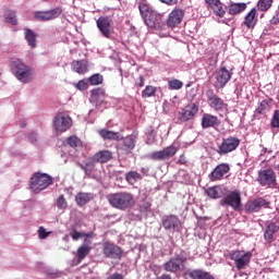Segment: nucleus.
Listing matches in <instances>:
<instances>
[{"label": "nucleus", "instance_id": "obj_35", "mask_svg": "<svg viewBox=\"0 0 279 279\" xmlns=\"http://www.w3.org/2000/svg\"><path fill=\"white\" fill-rule=\"evenodd\" d=\"M190 279H215V276H213L210 272L195 269L187 274Z\"/></svg>", "mask_w": 279, "mask_h": 279}, {"label": "nucleus", "instance_id": "obj_42", "mask_svg": "<svg viewBox=\"0 0 279 279\" xmlns=\"http://www.w3.org/2000/svg\"><path fill=\"white\" fill-rule=\"evenodd\" d=\"M274 0H259L257 2V8L260 12H267L271 8Z\"/></svg>", "mask_w": 279, "mask_h": 279}, {"label": "nucleus", "instance_id": "obj_14", "mask_svg": "<svg viewBox=\"0 0 279 279\" xmlns=\"http://www.w3.org/2000/svg\"><path fill=\"white\" fill-rule=\"evenodd\" d=\"M230 80H232V72L228 68L222 66L216 74L215 88H226Z\"/></svg>", "mask_w": 279, "mask_h": 279}, {"label": "nucleus", "instance_id": "obj_36", "mask_svg": "<svg viewBox=\"0 0 279 279\" xmlns=\"http://www.w3.org/2000/svg\"><path fill=\"white\" fill-rule=\"evenodd\" d=\"M124 178L128 184H130L131 186H134L136 182H138L140 180H143V175L137 171L126 172Z\"/></svg>", "mask_w": 279, "mask_h": 279}, {"label": "nucleus", "instance_id": "obj_31", "mask_svg": "<svg viewBox=\"0 0 279 279\" xmlns=\"http://www.w3.org/2000/svg\"><path fill=\"white\" fill-rule=\"evenodd\" d=\"M95 199L94 193L80 192L75 196V202L77 206H86L88 202H93Z\"/></svg>", "mask_w": 279, "mask_h": 279}, {"label": "nucleus", "instance_id": "obj_24", "mask_svg": "<svg viewBox=\"0 0 279 279\" xmlns=\"http://www.w3.org/2000/svg\"><path fill=\"white\" fill-rule=\"evenodd\" d=\"M278 232H279V226L276 225L275 222H268L264 230V241H266L268 245H271V243L276 241L275 234H278Z\"/></svg>", "mask_w": 279, "mask_h": 279}, {"label": "nucleus", "instance_id": "obj_60", "mask_svg": "<svg viewBox=\"0 0 279 279\" xmlns=\"http://www.w3.org/2000/svg\"><path fill=\"white\" fill-rule=\"evenodd\" d=\"M61 151H63V154H66L64 151H68V154H69V148H66V149L61 148Z\"/></svg>", "mask_w": 279, "mask_h": 279}, {"label": "nucleus", "instance_id": "obj_57", "mask_svg": "<svg viewBox=\"0 0 279 279\" xmlns=\"http://www.w3.org/2000/svg\"><path fill=\"white\" fill-rule=\"evenodd\" d=\"M159 279H171V275H162Z\"/></svg>", "mask_w": 279, "mask_h": 279}, {"label": "nucleus", "instance_id": "obj_21", "mask_svg": "<svg viewBox=\"0 0 279 279\" xmlns=\"http://www.w3.org/2000/svg\"><path fill=\"white\" fill-rule=\"evenodd\" d=\"M62 14V9L57 8L50 11H37L34 13V16L37 21H53Z\"/></svg>", "mask_w": 279, "mask_h": 279}, {"label": "nucleus", "instance_id": "obj_10", "mask_svg": "<svg viewBox=\"0 0 279 279\" xmlns=\"http://www.w3.org/2000/svg\"><path fill=\"white\" fill-rule=\"evenodd\" d=\"M71 128V114L69 111L59 112L54 118V129L57 134H62Z\"/></svg>", "mask_w": 279, "mask_h": 279}, {"label": "nucleus", "instance_id": "obj_13", "mask_svg": "<svg viewBox=\"0 0 279 279\" xmlns=\"http://www.w3.org/2000/svg\"><path fill=\"white\" fill-rule=\"evenodd\" d=\"M162 227L169 232H180V228H182V221H180L178 216L169 215L163 218Z\"/></svg>", "mask_w": 279, "mask_h": 279}, {"label": "nucleus", "instance_id": "obj_50", "mask_svg": "<svg viewBox=\"0 0 279 279\" xmlns=\"http://www.w3.org/2000/svg\"><path fill=\"white\" fill-rule=\"evenodd\" d=\"M58 208L64 209L66 208V199H64V196H60L57 201Z\"/></svg>", "mask_w": 279, "mask_h": 279}, {"label": "nucleus", "instance_id": "obj_26", "mask_svg": "<svg viewBox=\"0 0 279 279\" xmlns=\"http://www.w3.org/2000/svg\"><path fill=\"white\" fill-rule=\"evenodd\" d=\"M207 8L213 10L216 16L223 19L226 16V9H223V2L221 0H205Z\"/></svg>", "mask_w": 279, "mask_h": 279}, {"label": "nucleus", "instance_id": "obj_18", "mask_svg": "<svg viewBox=\"0 0 279 279\" xmlns=\"http://www.w3.org/2000/svg\"><path fill=\"white\" fill-rule=\"evenodd\" d=\"M97 27L105 38H110L112 34V20L108 16H100L97 20Z\"/></svg>", "mask_w": 279, "mask_h": 279}, {"label": "nucleus", "instance_id": "obj_43", "mask_svg": "<svg viewBox=\"0 0 279 279\" xmlns=\"http://www.w3.org/2000/svg\"><path fill=\"white\" fill-rule=\"evenodd\" d=\"M168 86L170 90H180L184 86V83L178 78H173L168 82Z\"/></svg>", "mask_w": 279, "mask_h": 279}, {"label": "nucleus", "instance_id": "obj_61", "mask_svg": "<svg viewBox=\"0 0 279 279\" xmlns=\"http://www.w3.org/2000/svg\"><path fill=\"white\" fill-rule=\"evenodd\" d=\"M193 83H187L186 88L191 87Z\"/></svg>", "mask_w": 279, "mask_h": 279}, {"label": "nucleus", "instance_id": "obj_19", "mask_svg": "<svg viewBox=\"0 0 279 279\" xmlns=\"http://www.w3.org/2000/svg\"><path fill=\"white\" fill-rule=\"evenodd\" d=\"M178 154V147L168 146L163 150L154 151L150 155L151 160H167L168 158H173Z\"/></svg>", "mask_w": 279, "mask_h": 279}, {"label": "nucleus", "instance_id": "obj_47", "mask_svg": "<svg viewBox=\"0 0 279 279\" xmlns=\"http://www.w3.org/2000/svg\"><path fill=\"white\" fill-rule=\"evenodd\" d=\"M270 125L271 128H277L279 130V110L275 111Z\"/></svg>", "mask_w": 279, "mask_h": 279}, {"label": "nucleus", "instance_id": "obj_6", "mask_svg": "<svg viewBox=\"0 0 279 279\" xmlns=\"http://www.w3.org/2000/svg\"><path fill=\"white\" fill-rule=\"evenodd\" d=\"M102 254L105 258H112L113 260H121L125 256L123 248L110 241L102 243Z\"/></svg>", "mask_w": 279, "mask_h": 279}, {"label": "nucleus", "instance_id": "obj_59", "mask_svg": "<svg viewBox=\"0 0 279 279\" xmlns=\"http://www.w3.org/2000/svg\"><path fill=\"white\" fill-rule=\"evenodd\" d=\"M29 138L34 143V141H36V134H33Z\"/></svg>", "mask_w": 279, "mask_h": 279}, {"label": "nucleus", "instance_id": "obj_52", "mask_svg": "<svg viewBox=\"0 0 279 279\" xmlns=\"http://www.w3.org/2000/svg\"><path fill=\"white\" fill-rule=\"evenodd\" d=\"M62 149H71V137H68L63 143Z\"/></svg>", "mask_w": 279, "mask_h": 279}, {"label": "nucleus", "instance_id": "obj_8", "mask_svg": "<svg viewBox=\"0 0 279 279\" xmlns=\"http://www.w3.org/2000/svg\"><path fill=\"white\" fill-rule=\"evenodd\" d=\"M257 182L260 186H267V189H276L278 181L276 171L274 169H265L258 172Z\"/></svg>", "mask_w": 279, "mask_h": 279}, {"label": "nucleus", "instance_id": "obj_9", "mask_svg": "<svg viewBox=\"0 0 279 279\" xmlns=\"http://www.w3.org/2000/svg\"><path fill=\"white\" fill-rule=\"evenodd\" d=\"M230 258L235 263L238 271H241L250 265V262L252 260V252L233 251L230 253Z\"/></svg>", "mask_w": 279, "mask_h": 279}, {"label": "nucleus", "instance_id": "obj_45", "mask_svg": "<svg viewBox=\"0 0 279 279\" xmlns=\"http://www.w3.org/2000/svg\"><path fill=\"white\" fill-rule=\"evenodd\" d=\"M89 84L92 86H99V84H104V76L101 74H94L89 77Z\"/></svg>", "mask_w": 279, "mask_h": 279}, {"label": "nucleus", "instance_id": "obj_27", "mask_svg": "<svg viewBox=\"0 0 279 279\" xmlns=\"http://www.w3.org/2000/svg\"><path fill=\"white\" fill-rule=\"evenodd\" d=\"M256 23H258V11L252 9L244 17V25L247 29H254Z\"/></svg>", "mask_w": 279, "mask_h": 279}, {"label": "nucleus", "instance_id": "obj_40", "mask_svg": "<svg viewBox=\"0 0 279 279\" xmlns=\"http://www.w3.org/2000/svg\"><path fill=\"white\" fill-rule=\"evenodd\" d=\"M95 165H97V159H95V156H92L86 159L85 165L82 166V169H84V171L88 173V171L90 172L95 170Z\"/></svg>", "mask_w": 279, "mask_h": 279}, {"label": "nucleus", "instance_id": "obj_12", "mask_svg": "<svg viewBox=\"0 0 279 279\" xmlns=\"http://www.w3.org/2000/svg\"><path fill=\"white\" fill-rule=\"evenodd\" d=\"M197 112H199V107L195 104H190L179 112V121H181V123H186V121L195 119V114H197Z\"/></svg>", "mask_w": 279, "mask_h": 279}, {"label": "nucleus", "instance_id": "obj_38", "mask_svg": "<svg viewBox=\"0 0 279 279\" xmlns=\"http://www.w3.org/2000/svg\"><path fill=\"white\" fill-rule=\"evenodd\" d=\"M206 194L208 197H210V199H219V197L223 195V191L220 186H213L207 189Z\"/></svg>", "mask_w": 279, "mask_h": 279}, {"label": "nucleus", "instance_id": "obj_5", "mask_svg": "<svg viewBox=\"0 0 279 279\" xmlns=\"http://www.w3.org/2000/svg\"><path fill=\"white\" fill-rule=\"evenodd\" d=\"M186 256L175 255L163 264V269L165 271H169L170 274H178V271H184V269H186Z\"/></svg>", "mask_w": 279, "mask_h": 279}, {"label": "nucleus", "instance_id": "obj_62", "mask_svg": "<svg viewBox=\"0 0 279 279\" xmlns=\"http://www.w3.org/2000/svg\"><path fill=\"white\" fill-rule=\"evenodd\" d=\"M69 159H64V162H68Z\"/></svg>", "mask_w": 279, "mask_h": 279}, {"label": "nucleus", "instance_id": "obj_53", "mask_svg": "<svg viewBox=\"0 0 279 279\" xmlns=\"http://www.w3.org/2000/svg\"><path fill=\"white\" fill-rule=\"evenodd\" d=\"M107 279H124L123 275L119 274V272H114L112 275H110Z\"/></svg>", "mask_w": 279, "mask_h": 279}, {"label": "nucleus", "instance_id": "obj_30", "mask_svg": "<svg viewBox=\"0 0 279 279\" xmlns=\"http://www.w3.org/2000/svg\"><path fill=\"white\" fill-rule=\"evenodd\" d=\"M93 252V246H80L76 251V259L72 262V265H80L88 254Z\"/></svg>", "mask_w": 279, "mask_h": 279}, {"label": "nucleus", "instance_id": "obj_32", "mask_svg": "<svg viewBox=\"0 0 279 279\" xmlns=\"http://www.w3.org/2000/svg\"><path fill=\"white\" fill-rule=\"evenodd\" d=\"M247 10V3L245 2H233L228 5V13L231 16H235V14H241V12H245Z\"/></svg>", "mask_w": 279, "mask_h": 279}, {"label": "nucleus", "instance_id": "obj_11", "mask_svg": "<svg viewBox=\"0 0 279 279\" xmlns=\"http://www.w3.org/2000/svg\"><path fill=\"white\" fill-rule=\"evenodd\" d=\"M220 206H230L233 210H240L242 203H241V192L233 191L225 196L220 201Z\"/></svg>", "mask_w": 279, "mask_h": 279}, {"label": "nucleus", "instance_id": "obj_49", "mask_svg": "<svg viewBox=\"0 0 279 279\" xmlns=\"http://www.w3.org/2000/svg\"><path fill=\"white\" fill-rule=\"evenodd\" d=\"M49 234H51V232H47L46 228L40 227L38 229V236H39V239H47V236H49Z\"/></svg>", "mask_w": 279, "mask_h": 279}, {"label": "nucleus", "instance_id": "obj_56", "mask_svg": "<svg viewBox=\"0 0 279 279\" xmlns=\"http://www.w3.org/2000/svg\"><path fill=\"white\" fill-rule=\"evenodd\" d=\"M141 171H142V173H144L145 175H147V173H149V169H147V168H142Z\"/></svg>", "mask_w": 279, "mask_h": 279}, {"label": "nucleus", "instance_id": "obj_28", "mask_svg": "<svg viewBox=\"0 0 279 279\" xmlns=\"http://www.w3.org/2000/svg\"><path fill=\"white\" fill-rule=\"evenodd\" d=\"M99 136L104 138V141H122L123 135L119 132L110 131L108 129H101L98 131Z\"/></svg>", "mask_w": 279, "mask_h": 279}, {"label": "nucleus", "instance_id": "obj_7", "mask_svg": "<svg viewBox=\"0 0 279 279\" xmlns=\"http://www.w3.org/2000/svg\"><path fill=\"white\" fill-rule=\"evenodd\" d=\"M239 145H241V140L239 137L229 136L222 140L221 144L218 146L217 154H219V156H227V154L236 151Z\"/></svg>", "mask_w": 279, "mask_h": 279}, {"label": "nucleus", "instance_id": "obj_63", "mask_svg": "<svg viewBox=\"0 0 279 279\" xmlns=\"http://www.w3.org/2000/svg\"><path fill=\"white\" fill-rule=\"evenodd\" d=\"M265 151H268L267 148H265Z\"/></svg>", "mask_w": 279, "mask_h": 279}, {"label": "nucleus", "instance_id": "obj_20", "mask_svg": "<svg viewBox=\"0 0 279 279\" xmlns=\"http://www.w3.org/2000/svg\"><path fill=\"white\" fill-rule=\"evenodd\" d=\"M227 173H230V165L219 163L209 174V180L210 182L223 180V175H227Z\"/></svg>", "mask_w": 279, "mask_h": 279}, {"label": "nucleus", "instance_id": "obj_34", "mask_svg": "<svg viewBox=\"0 0 279 279\" xmlns=\"http://www.w3.org/2000/svg\"><path fill=\"white\" fill-rule=\"evenodd\" d=\"M94 160L100 162L101 165L112 160V151L110 150H100L94 155Z\"/></svg>", "mask_w": 279, "mask_h": 279}, {"label": "nucleus", "instance_id": "obj_55", "mask_svg": "<svg viewBox=\"0 0 279 279\" xmlns=\"http://www.w3.org/2000/svg\"><path fill=\"white\" fill-rule=\"evenodd\" d=\"M137 86H140L142 88V86H145V78L143 77V75L140 76V82L137 83Z\"/></svg>", "mask_w": 279, "mask_h": 279}, {"label": "nucleus", "instance_id": "obj_46", "mask_svg": "<svg viewBox=\"0 0 279 279\" xmlns=\"http://www.w3.org/2000/svg\"><path fill=\"white\" fill-rule=\"evenodd\" d=\"M4 19H5L7 23H10L11 25H16V15L14 12L7 11L4 13Z\"/></svg>", "mask_w": 279, "mask_h": 279}, {"label": "nucleus", "instance_id": "obj_58", "mask_svg": "<svg viewBox=\"0 0 279 279\" xmlns=\"http://www.w3.org/2000/svg\"><path fill=\"white\" fill-rule=\"evenodd\" d=\"M179 163H180V165H186V160H184V159H179Z\"/></svg>", "mask_w": 279, "mask_h": 279}, {"label": "nucleus", "instance_id": "obj_51", "mask_svg": "<svg viewBox=\"0 0 279 279\" xmlns=\"http://www.w3.org/2000/svg\"><path fill=\"white\" fill-rule=\"evenodd\" d=\"M78 90H86L88 88V84H86L83 80L78 81L77 84H74Z\"/></svg>", "mask_w": 279, "mask_h": 279}, {"label": "nucleus", "instance_id": "obj_37", "mask_svg": "<svg viewBox=\"0 0 279 279\" xmlns=\"http://www.w3.org/2000/svg\"><path fill=\"white\" fill-rule=\"evenodd\" d=\"M73 70L80 75H84V73H88V63L86 61H74Z\"/></svg>", "mask_w": 279, "mask_h": 279}, {"label": "nucleus", "instance_id": "obj_22", "mask_svg": "<svg viewBox=\"0 0 279 279\" xmlns=\"http://www.w3.org/2000/svg\"><path fill=\"white\" fill-rule=\"evenodd\" d=\"M71 154L74 159L84 158V144L77 136H71Z\"/></svg>", "mask_w": 279, "mask_h": 279}, {"label": "nucleus", "instance_id": "obj_33", "mask_svg": "<svg viewBox=\"0 0 279 279\" xmlns=\"http://www.w3.org/2000/svg\"><path fill=\"white\" fill-rule=\"evenodd\" d=\"M271 104H274L272 98H267L260 101L259 106L256 108V114H267L271 110Z\"/></svg>", "mask_w": 279, "mask_h": 279}, {"label": "nucleus", "instance_id": "obj_3", "mask_svg": "<svg viewBox=\"0 0 279 279\" xmlns=\"http://www.w3.org/2000/svg\"><path fill=\"white\" fill-rule=\"evenodd\" d=\"M11 71L14 73L15 77L23 84H27L32 80V69L25 65L21 60L13 59L11 61Z\"/></svg>", "mask_w": 279, "mask_h": 279}, {"label": "nucleus", "instance_id": "obj_23", "mask_svg": "<svg viewBox=\"0 0 279 279\" xmlns=\"http://www.w3.org/2000/svg\"><path fill=\"white\" fill-rule=\"evenodd\" d=\"M201 125L203 130L219 128V125H221V120H219V117L213 116L211 113H204L202 117Z\"/></svg>", "mask_w": 279, "mask_h": 279}, {"label": "nucleus", "instance_id": "obj_15", "mask_svg": "<svg viewBox=\"0 0 279 279\" xmlns=\"http://www.w3.org/2000/svg\"><path fill=\"white\" fill-rule=\"evenodd\" d=\"M205 95L207 97L208 105L214 110H223V108H226V101L215 94L214 89H207Z\"/></svg>", "mask_w": 279, "mask_h": 279}, {"label": "nucleus", "instance_id": "obj_41", "mask_svg": "<svg viewBox=\"0 0 279 279\" xmlns=\"http://www.w3.org/2000/svg\"><path fill=\"white\" fill-rule=\"evenodd\" d=\"M158 88L156 86L148 85L145 87V89L142 92V97L144 99H147L149 97H154L157 93Z\"/></svg>", "mask_w": 279, "mask_h": 279}, {"label": "nucleus", "instance_id": "obj_1", "mask_svg": "<svg viewBox=\"0 0 279 279\" xmlns=\"http://www.w3.org/2000/svg\"><path fill=\"white\" fill-rule=\"evenodd\" d=\"M138 10L149 29H162L165 27V14L156 11L149 3L140 2Z\"/></svg>", "mask_w": 279, "mask_h": 279}, {"label": "nucleus", "instance_id": "obj_25", "mask_svg": "<svg viewBox=\"0 0 279 279\" xmlns=\"http://www.w3.org/2000/svg\"><path fill=\"white\" fill-rule=\"evenodd\" d=\"M134 147H136V136L128 135L124 138L122 136V143L120 145L122 154H125L126 156L132 154V151H134Z\"/></svg>", "mask_w": 279, "mask_h": 279}, {"label": "nucleus", "instance_id": "obj_29", "mask_svg": "<svg viewBox=\"0 0 279 279\" xmlns=\"http://www.w3.org/2000/svg\"><path fill=\"white\" fill-rule=\"evenodd\" d=\"M105 99H106V90L104 88H95L92 90V96L89 99L92 104L99 106V104H104Z\"/></svg>", "mask_w": 279, "mask_h": 279}, {"label": "nucleus", "instance_id": "obj_54", "mask_svg": "<svg viewBox=\"0 0 279 279\" xmlns=\"http://www.w3.org/2000/svg\"><path fill=\"white\" fill-rule=\"evenodd\" d=\"M161 3H166V5H175L178 0H159Z\"/></svg>", "mask_w": 279, "mask_h": 279}, {"label": "nucleus", "instance_id": "obj_4", "mask_svg": "<svg viewBox=\"0 0 279 279\" xmlns=\"http://www.w3.org/2000/svg\"><path fill=\"white\" fill-rule=\"evenodd\" d=\"M53 184V178L47 173L37 172L31 178V190L40 193Z\"/></svg>", "mask_w": 279, "mask_h": 279}, {"label": "nucleus", "instance_id": "obj_39", "mask_svg": "<svg viewBox=\"0 0 279 279\" xmlns=\"http://www.w3.org/2000/svg\"><path fill=\"white\" fill-rule=\"evenodd\" d=\"M24 34L28 46L32 48L36 47V34L32 29H25Z\"/></svg>", "mask_w": 279, "mask_h": 279}, {"label": "nucleus", "instance_id": "obj_44", "mask_svg": "<svg viewBox=\"0 0 279 279\" xmlns=\"http://www.w3.org/2000/svg\"><path fill=\"white\" fill-rule=\"evenodd\" d=\"M95 236V233L93 232H88L85 234V236L83 238V247H93V239Z\"/></svg>", "mask_w": 279, "mask_h": 279}, {"label": "nucleus", "instance_id": "obj_16", "mask_svg": "<svg viewBox=\"0 0 279 279\" xmlns=\"http://www.w3.org/2000/svg\"><path fill=\"white\" fill-rule=\"evenodd\" d=\"M185 11L183 9L174 8L168 15L166 21L168 27H178L182 20L184 19Z\"/></svg>", "mask_w": 279, "mask_h": 279}, {"label": "nucleus", "instance_id": "obj_48", "mask_svg": "<svg viewBox=\"0 0 279 279\" xmlns=\"http://www.w3.org/2000/svg\"><path fill=\"white\" fill-rule=\"evenodd\" d=\"M86 236V232L73 230L72 239L73 241H80V239H84Z\"/></svg>", "mask_w": 279, "mask_h": 279}, {"label": "nucleus", "instance_id": "obj_64", "mask_svg": "<svg viewBox=\"0 0 279 279\" xmlns=\"http://www.w3.org/2000/svg\"><path fill=\"white\" fill-rule=\"evenodd\" d=\"M265 151H268L267 148H265Z\"/></svg>", "mask_w": 279, "mask_h": 279}, {"label": "nucleus", "instance_id": "obj_17", "mask_svg": "<svg viewBox=\"0 0 279 279\" xmlns=\"http://www.w3.org/2000/svg\"><path fill=\"white\" fill-rule=\"evenodd\" d=\"M262 208H269V202L263 197L255 198L245 204V211L248 214L258 213Z\"/></svg>", "mask_w": 279, "mask_h": 279}, {"label": "nucleus", "instance_id": "obj_2", "mask_svg": "<svg viewBox=\"0 0 279 279\" xmlns=\"http://www.w3.org/2000/svg\"><path fill=\"white\" fill-rule=\"evenodd\" d=\"M107 199L112 206V208H117L118 210H128V208H132L136 202L134 201V195L130 192H118L113 194L107 195Z\"/></svg>", "mask_w": 279, "mask_h": 279}]
</instances>
